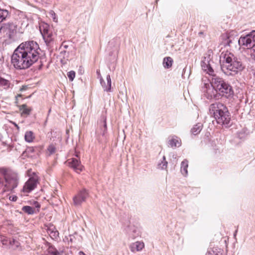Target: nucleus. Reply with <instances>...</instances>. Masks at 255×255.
<instances>
[{
	"instance_id": "24",
	"label": "nucleus",
	"mask_w": 255,
	"mask_h": 255,
	"mask_svg": "<svg viewBox=\"0 0 255 255\" xmlns=\"http://www.w3.org/2000/svg\"><path fill=\"white\" fill-rule=\"evenodd\" d=\"M167 166V162L165 160V157L164 156L161 161L157 165L158 168L161 169H166Z\"/></svg>"
},
{
	"instance_id": "26",
	"label": "nucleus",
	"mask_w": 255,
	"mask_h": 255,
	"mask_svg": "<svg viewBox=\"0 0 255 255\" xmlns=\"http://www.w3.org/2000/svg\"><path fill=\"white\" fill-rule=\"evenodd\" d=\"M48 253L52 255H61V253L53 247L48 248Z\"/></svg>"
},
{
	"instance_id": "6",
	"label": "nucleus",
	"mask_w": 255,
	"mask_h": 255,
	"mask_svg": "<svg viewBox=\"0 0 255 255\" xmlns=\"http://www.w3.org/2000/svg\"><path fill=\"white\" fill-rule=\"evenodd\" d=\"M3 174L5 179V191H12L18 183L17 174L11 170L3 169Z\"/></svg>"
},
{
	"instance_id": "23",
	"label": "nucleus",
	"mask_w": 255,
	"mask_h": 255,
	"mask_svg": "<svg viewBox=\"0 0 255 255\" xmlns=\"http://www.w3.org/2000/svg\"><path fill=\"white\" fill-rule=\"evenodd\" d=\"M22 211L28 214H33L35 212V208H33L29 206H23L22 209Z\"/></svg>"
},
{
	"instance_id": "39",
	"label": "nucleus",
	"mask_w": 255,
	"mask_h": 255,
	"mask_svg": "<svg viewBox=\"0 0 255 255\" xmlns=\"http://www.w3.org/2000/svg\"><path fill=\"white\" fill-rule=\"evenodd\" d=\"M254 75H255V73Z\"/></svg>"
},
{
	"instance_id": "36",
	"label": "nucleus",
	"mask_w": 255,
	"mask_h": 255,
	"mask_svg": "<svg viewBox=\"0 0 255 255\" xmlns=\"http://www.w3.org/2000/svg\"><path fill=\"white\" fill-rule=\"evenodd\" d=\"M237 232H238L237 230L235 231V233L234 234V237H236V236L237 235Z\"/></svg>"
},
{
	"instance_id": "19",
	"label": "nucleus",
	"mask_w": 255,
	"mask_h": 255,
	"mask_svg": "<svg viewBox=\"0 0 255 255\" xmlns=\"http://www.w3.org/2000/svg\"><path fill=\"white\" fill-rule=\"evenodd\" d=\"M202 128V125L201 123H198L195 125L191 129V132L194 135L198 134Z\"/></svg>"
},
{
	"instance_id": "3",
	"label": "nucleus",
	"mask_w": 255,
	"mask_h": 255,
	"mask_svg": "<svg viewBox=\"0 0 255 255\" xmlns=\"http://www.w3.org/2000/svg\"><path fill=\"white\" fill-rule=\"evenodd\" d=\"M220 61L222 62L221 68L223 72L228 75H236L245 68L241 60L230 52L222 53Z\"/></svg>"
},
{
	"instance_id": "11",
	"label": "nucleus",
	"mask_w": 255,
	"mask_h": 255,
	"mask_svg": "<svg viewBox=\"0 0 255 255\" xmlns=\"http://www.w3.org/2000/svg\"><path fill=\"white\" fill-rule=\"evenodd\" d=\"M68 163L69 166L77 173H80L83 170V166L81 164L79 159L77 158L69 159L68 160Z\"/></svg>"
},
{
	"instance_id": "15",
	"label": "nucleus",
	"mask_w": 255,
	"mask_h": 255,
	"mask_svg": "<svg viewBox=\"0 0 255 255\" xmlns=\"http://www.w3.org/2000/svg\"><path fill=\"white\" fill-rule=\"evenodd\" d=\"M168 143L171 147L175 148L181 145V140L177 137H175L170 139Z\"/></svg>"
},
{
	"instance_id": "20",
	"label": "nucleus",
	"mask_w": 255,
	"mask_h": 255,
	"mask_svg": "<svg viewBox=\"0 0 255 255\" xmlns=\"http://www.w3.org/2000/svg\"><path fill=\"white\" fill-rule=\"evenodd\" d=\"M172 59L170 57H167L164 58L163 65L165 68H169L172 66Z\"/></svg>"
},
{
	"instance_id": "29",
	"label": "nucleus",
	"mask_w": 255,
	"mask_h": 255,
	"mask_svg": "<svg viewBox=\"0 0 255 255\" xmlns=\"http://www.w3.org/2000/svg\"><path fill=\"white\" fill-rule=\"evenodd\" d=\"M49 14L50 17L53 19V20L54 21H57V18L56 17V14L53 10H50L49 12Z\"/></svg>"
},
{
	"instance_id": "21",
	"label": "nucleus",
	"mask_w": 255,
	"mask_h": 255,
	"mask_svg": "<svg viewBox=\"0 0 255 255\" xmlns=\"http://www.w3.org/2000/svg\"><path fill=\"white\" fill-rule=\"evenodd\" d=\"M10 85V82L4 78L0 77V86L3 87L4 89L9 88Z\"/></svg>"
},
{
	"instance_id": "17",
	"label": "nucleus",
	"mask_w": 255,
	"mask_h": 255,
	"mask_svg": "<svg viewBox=\"0 0 255 255\" xmlns=\"http://www.w3.org/2000/svg\"><path fill=\"white\" fill-rule=\"evenodd\" d=\"M188 166V161L187 160H184L181 162V172L182 174L186 176L188 174L187 168Z\"/></svg>"
},
{
	"instance_id": "25",
	"label": "nucleus",
	"mask_w": 255,
	"mask_h": 255,
	"mask_svg": "<svg viewBox=\"0 0 255 255\" xmlns=\"http://www.w3.org/2000/svg\"><path fill=\"white\" fill-rule=\"evenodd\" d=\"M21 110L22 111V114L25 115H29L31 111V109L28 107L26 105H22Z\"/></svg>"
},
{
	"instance_id": "18",
	"label": "nucleus",
	"mask_w": 255,
	"mask_h": 255,
	"mask_svg": "<svg viewBox=\"0 0 255 255\" xmlns=\"http://www.w3.org/2000/svg\"><path fill=\"white\" fill-rule=\"evenodd\" d=\"M24 138L28 142H32L34 138L33 132L31 131H27L25 133Z\"/></svg>"
},
{
	"instance_id": "5",
	"label": "nucleus",
	"mask_w": 255,
	"mask_h": 255,
	"mask_svg": "<svg viewBox=\"0 0 255 255\" xmlns=\"http://www.w3.org/2000/svg\"><path fill=\"white\" fill-rule=\"evenodd\" d=\"M238 43L240 46L250 49V55L255 60V30L245 36H241Z\"/></svg>"
},
{
	"instance_id": "9",
	"label": "nucleus",
	"mask_w": 255,
	"mask_h": 255,
	"mask_svg": "<svg viewBox=\"0 0 255 255\" xmlns=\"http://www.w3.org/2000/svg\"><path fill=\"white\" fill-rule=\"evenodd\" d=\"M204 87V92H205V96L208 99H217L219 98V95L218 94L217 90L212 86H210L209 84H205Z\"/></svg>"
},
{
	"instance_id": "16",
	"label": "nucleus",
	"mask_w": 255,
	"mask_h": 255,
	"mask_svg": "<svg viewBox=\"0 0 255 255\" xmlns=\"http://www.w3.org/2000/svg\"><path fill=\"white\" fill-rule=\"evenodd\" d=\"M0 241L3 245H7L9 244L11 245H15L16 247L18 246V242L14 239L8 240L6 237H1Z\"/></svg>"
},
{
	"instance_id": "35",
	"label": "nucleus",
	"mask_w": 255,
	"mask_h": 255,
	"mask_svg": "<svg viewBox=\"0 0 255 255\" xmlns=\"http://www.w3.org/2000/svg\"><path fill=\"white\" fill-rule=\"evenodd\" d=\"M14 125L15 126V127L17 128L18 129L19 128V127L18 126V125L17 124H16L15 123H13Z\"/></svg>"
},
{
	"instance_id": "31",
	"label": "nucleus",
	"mask_w": 255,
	"mask_h": 255,
	"mask_svg": "<svg viewBox=\"0 0 255 255\" xmlns=\"http://www.w3.org/2000/svg\"><path fill=\"white\" fill-rule=\"evenodd\" d=\"M35 207L36 208H40V205H39V204L38 202H35Z\"/></svg>"
},
{
	"instance_id": "14",
	"label": "nucleus",
	"mask_w": 255,
	"mask_h": 255,
	"mask_svg": "<svg viewBox=\"0 0 255 255\" xmlns=\"http://www.w3.org/2000/svg\"><path fill=\"white\" fill-rule=\"evenodd\" d=\"M107 84H106L104 80H103L101 75H100V83L102 87L104 88V91L106 92H111V79L110 75L107 76Z\"/></svg>"
},
{
	"instance_id": "38",
	"label": "nucleus",
	"mask_w": 255,
	"mask_h": 255,
	"mask_svg": "<svg viewBox=\"0 0 255 255\" xmlns=\"http://www.w3.org/2000/svg\"><path fill=\"white\" fill-rule=\"evenodd\" d=\"M64 46L65 48H67V46H66V45H65Z\"/></svg>"
},
{
	"instance_id": "4",
	"label": "nucleus",
	"mask_w": 255,
	"mask_h": 255,
	"mask_svg": "<svg viewBox=\"0 0 255 255\" xmlns=\"http://www.w3.org/2000/svg\"><path fill=\"white\" fill-rule=\"evenodd\" d=\"M209 111L218 124L229 125L230 122L229 113L226 107L222 103L218 102L211 104Z\"/></svg>"
},
{
	"instance_id": "13",
	"label": "nucleus",
	"mask_w": 255,
	"mask_h": 255,
	"mask_svg": "<svg viewBox=\"0 0 255 255\" xmlns=\"http://www.w3.org/2000/svg\"><path fill=\"white\" fill-rule=\"evenodd\" d=\"M144 247V244L142 241H137L131 244L129 246V249L132 253L139 252Z\"/></svg>"
},
{
	"instance_id": "22",
	"label": "nucleus",
	"mask_w": 255,
	"mask_h": 255,
	"mask_svg": "<svg viewBox=\"0 0 255 255\" xmlns=\"http://www.w3.org/2000/svg\"><path fill=\"white\" fill-rule=\"evenodd\" d=\"M8 13V10L0 8V23L6 19Z\"/></svg>"
},
{
	"instance_id": "27",
	"label": "nucleus",
	"mask_w": 255,
	"mask_h": 255,
	"mask_svg": "<svg viewBox=\"0 0 255 255\" xmlns=\"http://www.w3.org/2000/svg\"><path fill=\"white\" fill-rule=\"evenodd\" d=\"M67 76L70 81H72L75 77V72L74 71H71L67 73Z\"/></svg>"
},
{
	"instance_id": "12",
	"label": "nucleus",
	"mask_w": 255,
	"mask_h": 255,
	"mask_svg": "<svg viewBox=\"0 0 255 255\" xmlns=\"http://www.w3.org/2000/svg\"><path fill=\"white\" fill-rule=\"evenodd\" d=\"M37 184V178L35 177H30L23 186V192L25 193H29L36 187Z\"/></svg>"
},
{
	"instance_id": "2",
	"label": "nucleus",
	"mask_w": 255,
	"mask_h": 255,
	"mask_svg": "<svg viewBox=\"0 0 255 255\" xmlns=\"http://www.w3.org/2000/svg\"><path fill=\"white\" fill-rule=\"evenodd\" d=\"M201 66L203 70L212 76L210 80L211 85L217 90L220 95L228 98L233 95L234 91L231 86L226 83L222 78L214 74L209 57L204 58L201 62Z\"/></svg>"
},
{
	"instance_id": "32",
	"label": "nucleus",
	"mask_w": 255,
	"mask_h": 255,
	"mask_svg": "<svg viewBox=\"0 0 255 255\" xmlns=\"http://www.w3.org/2000/svg\"><path fill=\"white\" fill-rule=\"evenodd\" d=\"M79 255H86L83 252L80 251L79 253Z\"/></svg>"
},
{
	"instance_id": "37",
	"label": "nucleus",
	"mask_w": 255,
	"mask_h": 255,
	"mask_svg": "<svg viewBox=\"0 0 255 255\" xmlns=\"http://www.w3.org/2000/svg\"><path fill=\"white\" fill-rule=\"evenodd\" d=\"M104 123H105V124H104V127H105V128H107V125H106V121H105H105H104Z\"/></svg>"
},
{
	"instance_id": "34",
	"label": "nucleus",
	"mask_w": 255,
	"mask_h": 255,
	"mask_svg": "<svg viewBox=\"0 0 255 255\" xmlns=\"http://www.w3.org/2000/svg\"><path fill=\"white\" fill-rule=\"evenodd\" d=\"M11 200L12 201H16V197H13Z\"/></svg>"
},
{
	"instance_id": "1",
	"label": "nucleus",
	"mask_w": 255,
	"mask_h": 255,
	"mask_svg": "<svg viewBox=\"0 0 255 255\" xmlns=\"http://www.w3.org/2000/svg\"><path fill=\"white\" fill-rule=\"evenodd\" d=\"M40 49L37 43L28 41L21 43L11 57V63L16 69H25L36 62L39 58Z\"/></svg>"
},
{
	"instance_id": "33",
	"label": "nucleus",
	"mask_w": 255,
	"mask_h": 255,
	"mask_svg": "<svg viewBox=\"0 0 255 255\" xmlns=\"http://www.w3.org/2000/svg\"><path fill=\"white\" fill-rule=\"evenodd\" d=\"M97 74L98 75V78H99L100 79V75H101L100 74V71H97Z\"/></svg>"
},
{
	"instance_id": "7",
	"label": "nucleus",
	"mask_w": 255,
	"mask_h": 255,
	"mask_svg": "<svg viewBox=\"0 0 255 255\" xmlns=\"http://www.w3.org/2000/svg\"><path fill=\"white\" fill-rule=\"evenodd\" d=\"M16 25L12 22L3 24L0 28V33H3L4 36L10 39L16 32Z\"/></svg>"
},
{
	"instance_id": "8",
	"label": "nucleus",
	"mask_w": 255,
	"mask_h": 255,
	"mask_svg": "<svg viewBox=\"0 0 255 255\" xmlns=\"http://www.w3.org/2000/svg\"><path fill=\"white\" fill-rule=\"evenodd\" d=\"M40 31L47 45H49L53 40V34L49 29V26L46 23H42L40 26Z\"/></svg>"
},
{
	"instance_id": "30",
	"label": "nucleus",
	"mask_w": 255,
	"mask_h": 255,
	"mask_svg": "<svg viewBox=\"0 0 255 255\" xmlns=\"http://www.w3.org/2000/svg\"><path fill=\"white\" fill-rule=\"evenodd\" d=\"M51 234H53V236L55 237H57L59 234L58 232L57 231H54V232L52 231Z\"/></svg>"
},
{
	"instance_id": "10",
	"label": "nucleus",
	"mask_w": 255,
	"mask_h": 255,
	"mask_svg": "<svg viewBox=\"0 0 255 255\" xmlns=\"http://www.w3.org/2000/svg\"><path fill=\"white\" fill-rule=\"evenodd\" d=\"M88 196V192L85 189L80 191L79 193L73 198L74 205L76 206H80L83 202L86 200Z\"/></svg>"
},
{
	"instance_id": "28",
	"label": "nucleus",
	"mask_w": 255,
	"mask_h": 255,
	"mask_svg": "<svg viewBox=\"0 0 255 255\" xmlns=\"http://www.w3.org/2000/svg\"><path fill=\"white\" fill-rule=\"evenodd\" d=\"M56 148L53 145H50L48 147V151L49 152V154H52L55 153Z\"/></svg>"
}]
</instances>
